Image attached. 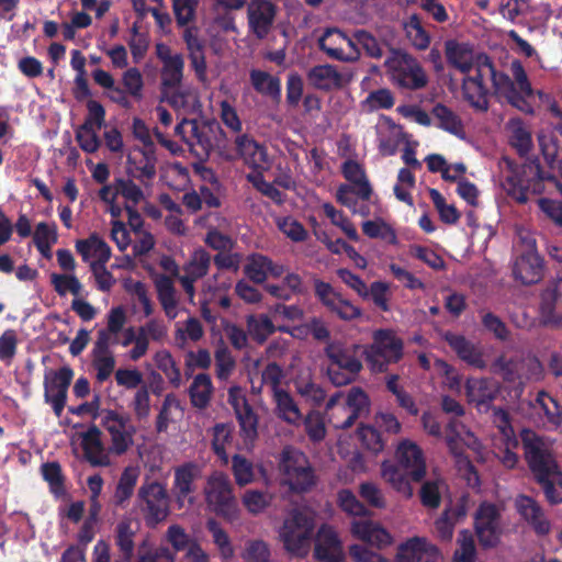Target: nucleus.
I'll return each mask as SVG.
<instances>
[{
	"label": "nucleus",
	"instance_id": "a19ab883",
	"mask_svg": "<svg viewBox=\"0 0 562 562\" xmlns=\"http://www.w3.org/2000/svg\"><path fill=\"white\" fill-rule=\"evenodd\" d=\"M130 171L139 178H151L155 175V156L151 147L134 148L127 156Z\"/></svg>",
	"mask_w": 562,
	"mask_h": 562
},
{
	"label": "nucleus",
	"instance_id": "dca6fc26",
	"mask_svg": "<svg viewBox=\"0 0 562 562\" xmlns=\"http://www.w3.org/2000/svg\"><path fill=\"white\" fill-rule=\"evenodd\" d=\"M474 527L482 546L497 544L502 535L499 508L492 503L483 502L474 514Z\"/></svg>",
	"mask_w": 562,
	"mask_h": 562
},
{
	"label": "nucleus",
	"instance_id": "0e129e2a",
	"mask_svg": "<svg viewBox=\"0 0 562 562\" xmlns=\"http://www.w3.org/2000/svg\"><path fill=\"white\" fill-rule=\"evenodd\" d=\"M50 281L55 291L59 295L71 293L77 297L82 293L83 290L81 282L74 272H66L63 274L53 273L50 276Z\"/></svg>",
	"mask_w": 562,
	"mask_h": 562
},
{
	"label": "nucleus",
	"instance_id": "8fccbe9b",
	"mask_svg": "<svg viewBox=\"0 0 562 562\" xmlns=\"http://www.w3.org/2000/svg\"><path fill=\"white\" fill-rule=\"evenodd\" d=\"M250 81L257 92L273 99L280 97L281 83L277 77L262 70L252 69L250 71Z\"/></svg>",
	"mask_w": 562,
	"mask_h": 562
},
{
	"label": "nucleus",
	"instance_id": "6ab92c4d",
	"mask_svg": "<svg viewBox=\"0 0 562 562\" xmlns=\"http://www.w3.org/2000/svg\"><path fill=\"white\" fill-rule=\"evenodd\" d=\"M72 379L71 369L64 367L59 370H49L45 373V401L52 405L54 413L60 417L66 405L68 386Z\"/></svg>",
	"mask_w": 562,
	"mask_h": 562
},
{
	"label": "nucleus",
	"instance_id": "f03ea898",
	"mask_svg": "<svg viewBox=\"0 0 562 562\" xmlns=\"http://www.w3.org/2000/svg\"><path fill=\"white\" fill-rule=\"evenodd\" d=\"M521 437L526 460L547 501L552 505L562 503V473L552 457V442L530 430H524Z\"/></svg>",
	"mask_w": 562,
	"mask_h": 562
},
{
	"label": "nucleus",
	"instance_id": "680f3d73",
	"mask_svg": "<svg viewBox=\"0 0 562 562\" xmlns=\"http://www.w3.org/2000/svg\"><path fill=\"white\" fill-rule=\"evenodd\" d=\"M392 297L391 285L384 281H374L367 288V295L363 300H371L373 304L383 312L390 311Z\"/></svg>",
	"mask_w": 562,
	"mask_h": 562
},
{
	"label": "nucleus",
	"instance_id": "58836bf2",
	"mask_svg": "<svg viewBox=\"0 0 562 562\" xmlns=\"http://www.w3.org/2000/svg\"><path fill=\"white\" fill-rule=\"evenodd\" d=\"M379 149L382 155H393L401 142L402 130L391 119L381 116L376 123Z\"/></svg>",
	"mask_w": 562,
	"mask_h": 562
},
{
	"label": "nucleus",
	"instance_id": "393cba45",
	"mask_svg": "<svg viewBox=\"0 0 562 562\" xmlns=\"http://www.w3.org/2000/svg\"><path fill=\"white\" fill-rule=\"evenodd\" d=\"M307 79L316 89L329 91L348 86L352 80V74L340 72L331 65H319L308 71Z\"/></svg>",
	"mask_w": 562,
	"mask_h": 562
},
{
	"label": "nucleus",
	"instance_id": "4d7b16f0",
	"mask_svg": "<svg viewBox=\"0 0 562 562\" xmlns=\"http://www.w3.org/2000/svg\"><path fill=\"white\" fill-rule=\"evenodd\" d=\"M342 171L346 179L355 184L357 194L362 199H368L371 193V189L361 166L356 161H346L344 164Z\"/></svg>",
	"mask_w": 562,
	"mask_h": 562
},
{
	"label": "nucleus",
	"instance_id": "3c124183",
	"mask_svg": "<svg viewBox=\"0 0 562 562\" xmlns=\"http://www.w3.org/2000/svg\"><path fill=\"white\" fill-rule=\"evenodd\" d=\"M407 40L417 49H426L430 43V36L424 29L422 20L416 14L407 18L404 23Z\"/></svg>",
	"mask_w": 562,
	"mask_h": 562
},
{
	"label": "nucleus",
	"instance_id": "6e6552de",
	"mask_svg": "<svg viewBox=\"0 0 562 562\" xmlns=\"http://www.w3.org/2000/svg\"><path fill=\"white\" fill-rule=\"evenodd\" d=\"M390 80L405 89L417 90L427 85V76L419 63L406 53L393 50L385 60Z\"/></svg>",
	"mask_w": 562,
	"mask_h": 562
},
{
	"label": "nucleus",
	"instance_id": "864d4df0",
	"mask_svg": "<svg viewBox=\"0 0 562 562\" xmlns=\"http://www.w3.org/2000/svg\"><path fill=\"white\" fill-rule=\"evenodd\" d=\"M213 386L207 374H198L190 387L191 401L199 408L205 407L211 398Z\"/></svg>",
	"mask_w": 562,
	"mask_h": 562
},
{
	"label": "nucleus",
	"instance_id": "5701e85b",
	"mask_svg": "<svg viewBox=\"0 0 562 562\" xmlns=\"http://www.w3.org/2000/svg\"><path fill=\"white\" fill-rule=\"evenodd\" d=\"M441 560L438 549L426 538L413 537L398 547L395 562H441Z\"/></svg>",
	"mask_w": 562,
	"mask_h": 562
},
{
	"label": "nucleus",
	"instance_id": "338daca9",
	"mask_svg": "<svg viewBox=\"0 0 562 562\" xmlns=\"http://www.w3.org/2000/svg\"><path fill=\"white\" fill-rule=\"evenodd\" d=\"M509 139L520 153H526L531 146V134L520 120H510L507 124Z\"/></svg>",
	"mask_w": 562,
	"mask_h": 562
},
{
	"label": "nucleus",
	"instance_id": "423d86ee",
	"mask_svg": "<svg viewBox=\"0 0 562 562\" xmlns=\"http://www.w3.org/2000/svg\"><path fill=\"white\" fill-rule=\"evenodd\" d=\"M358 346L331 342L326 348L328 357L327 375L333 384L340 386L352 382L362 364L358 359Z\"/></svg>",
	"mask_w": 562,
	"mask_h": 562
},
{
	"label": "nucleus",
	"instance_id": "ddd939ff",
	"mask_svg": "<svg viewBox=\"0 0 562 562\" xmlns=\"http://www.w3.org/2000/svg\"><path fill=\"white\" fill-rule=\"evenodd\" d=\"M403 344L391 330L373 334V344L366 349L367 361L373 371H383L390 362L402 357Z\"/></svg>",
	"mask_w": 562,
	"mask_h": 562
},
{
	"label": "nucleus",
	"instance_id": "052dcab7",
	"mask_svg": "<svg viewBox=\"0 0 562 562\" xmlns=\"http://www.w3.org/2000/svg\"><path fill=\"white\" fill-rule=\"evenodd\" d=\"M182 416L183 409L179 401L173 395H167L157 419L158 430L162 431L167 429L170 423L181 419Z\"/></svg>",
	"mask_w": 562,
	"mask_h": 562
},
{
	"label": "nucleus",
	"instance_id": "603ef678",
	"mask_svg": "<svg viewBox=\"0 0 562 562\" xmlns=\"http://www.w3.org/2000/svg\"><path fill=\"white\" fill-rule=\"evenodd\" d=\"M123 288L142 305L145 317H149L154 313V305L145 283L133 278H126L123 280Z\"/></svg>",
	"mask_w": 562,
	"mask_h": 562
},
{
	"label": "nucleus",
	"instance_id": "2eb2a0df",
	"mask_svg": "<svg viewBox=\"0 0 562 562\" xmlns=\"http://www.w3.org/2000/svg\"><path fill=\"white\" fill-rule=\"evenodd\" d=\"M493 422L499 431V437L493 442V452L505 468L513 469L518 462V456L514 451L518 447V441L507 413L503 409H495Z\"/></svg>",
	"mask_w": 562,
	"mask_h": 562
},
{
	"label": "nucleus",
	"instance_id": "72a5a7b5",
	"mask_svg": "<svg viewBox=\"0 0 562 562\" xmlns=\"http://www.w3.org/2000/svg\"><path fill=\"white\" fill-rule=\"evenodd\" d=\"M247 13L249 27L254 34L259 38L267 36L276 15L273 4L268 0H250Z\"/></svg>",
	"mask_w": 562,
	"mask_h": 562
},
{
	"label": "nucleus",
	"instance_id": "69168bd1",
	"mask_svg": "<svg viewBox=\"0 0 562 562\" xmlns=\"http://www.w3.org/2000/svg\"><path fill=\"white\" fill-rule=\"evenodd\" d=\"M232 472L238 486L251 484L256 479L252 462L239 454H235L232 459Z\"/></svg>",
	"mask_w": 562,
	"mask_h": 562
},
{
	"label": "nucleus",
	"instance_id": "c9c22d12",
	"mask_svg": "<svg viewBox=\"0 0 562 562\" xmlns=\"http://www.w3.org/2000/svg\"><path fill=\"white\" fill-rule=\"evenodd\" d=\"M519 515L533 528L538 535H547L551 529L539 504L531 497L520 495L515 502Z\"/></svg>",
	"mask_w": 562,
	"mask_h": 562
},
{
	"label": "nucleus",
	"instance_id": "49530a36",
	"mask_svg": "<svg viewBox=\"0 0 562 562\" xmlns=\"http://www.w3.org/2000/svg\"><path fill=\"white\" fill-rule=\"evenodd\" d=\"M446 340L462 360L475 367L484 366L481 351L462 336L447 334Z\"/></svg>",
	"mask_w": 562,
	"mask_h": 562
},
{
	"label": "nucleus",
	"instance_id": "f3484780",
	"mask_svg": "<svg viewBox=\"0 0 562 562\" xmlns=\"http://www.w3.org/2000/svg\"><path fill=\"white\" fill-rule=\"evenodd\" d=\"M202 470L200 465L188 462L175 468V479L172 484V494L179 509L191 506L195 503V484L201 477Z\"/></svg>",
	"mask_w": 562,
	"mask_h": 562
},
{
	"label": "nucleus",
	"instance_id": "13d9d810",
	"mask_svg": "<svg viewBox=\"0 0 562 562\" xmlns=\"http://www.w3.org/2000/svg\"><path fill=\"white\" fill-rule=\"evenodd\" d=\"M434 116L438 121L439 127L442 130L461 136L463 134V125L459 116L449 108L438 104L434 108Z\"/></svg>",
	"mask_w": 562,
	"mask_h": 562
},
{
	"label": "nucleus",
	"instance_id": "bb28decb",
	"mask_svg": "<svg viewBox=\"0 0 562 562\" xmlns=\"http://www.w3.org/2000/svg\"><path fill=\"white\" fill-rule=\"evenodd\" d=\"M446 57L448 63L464 76L477 71V64L481 58H488L484 54H476L468 44L454 41L446 43Z\"/></svg>",
	"mask_w": 562,
	"mask_h": 562
},
{
	"label": "nucleus",
	"instance_id": "a878e982",
	"mask_svg": "<svg viewBox=\"0 0 562 562\" xmlns=\"http://www.w3.org/2000/svg\"><path fill=\"white\" fill-rule=\"evenodd\" d=\"M164 97L168 103L178 112L188 114H198L201 111V101L198 89L190 83H180L164 91Z\"/></svg>",
	"mask_w": 562,
	"mask_h": 562
},
{
	"label": "nucleus",
	"instance_id": "20e7f679",
	"mask_svg": "<svg viewBox=\"0 0 562 562\" xmlns=\"http://www.w3.org/2000/svg\"><path fill=\"white\" fill-rule=\"evenodd\" d=\"M315 512L311 508L293 509L279 528V539L293 555L304 557L310 551V541L315 528Z\"/></svg>",
	"mask_w": 562,
	"mask_h": 562
},
{
	"label": "nucleus",
	"instance_id": "f257e3e1",
	"mask_svg": "<svg viewBox=\"0 0 562 562\" xmlns=\"http://www.w3.org/2000/svg\"><path fill=\"white\" fill-rule=\"evenodd\" d=\"M490 78L495 95L504 98L513 106L524 112H531L529 100L535 95L543 102L550 98L542 91H535L528 74L518 59L512 60L508 74L495 69L490 58H481L477 71L467 75L462 79L463 100L476 112H486L488 109V90L484 79Z\"/></svg>",
	"mask_w": 562,
	"mask_h": 562
},
{
	"label": "nucleus",
	"instance_id": "cd10ccee",
	"mask_svg": "<svg viewBox=\"0 0 562 562\" xmlns=\"http://www.w3.org/2000/svg\"><path fill=\"white\" fill-rule=\"evenodd\" d=\"M167 336L168 327L164 321L158 318L149 319L144 325L138 327L137 346H133V348L128 351V358L132 361L139 360L147 353L150 341L161 342L167 338Z\"/></svg>",
	"mask_w": 562,
	"mask_h": 562
},
{
	"label": "nucleus",
	"instance_id": "2f4dec72",
	"mask_svg": "<svg viewBox=\"0 0 562 562\" xmlns=\"http://www.w3.org/2000/svg\"><path fill=\"white\" fill-rule=\"evenodd\" d=\"M542 261L533 244L527 245L526 251L520 255L513 268L515 279L524 284H531L538 282L542 277Z\"/></svg>",
	"mask_w": 562,
	"mask_h": 562
},
{
	"label": "nucleus",
	"instance_id": "a18cd8bd",
	"mask_svg": "<svg viewBox=\"0 0 562 562\" xmlns=\"http://www.w3.org/2000/svg\"><path fill=\"white\" fill-rule=\"evenodd\" d=\"M57 227L55 224L40 222L33 233V241L40 254L46 258H52V248L57 243Z\"/></svg>",
	"mask_w": 562,
	"mask_h": 562
},
{
	"label": "nucleus",
	"instance_id": "5fc2aeb1",
	"mask_svg": "<svg viewBox=\"0 0 562 562\" xmlns=\"http://www.w3.org/2000/svg\"><path fill=\"white\" fill-rule=\"evenodd\" d=\"M393 105L394 97L392 92L385 88L371 91L360 103V108L363 112L387 110Z\"/></svg>",
	"mask_w": 562,
	"mask_h": 562
},
{
	"label": "nucleus",
	"instance_id": "9b49d317",
	"mask_svg": "<svg viewBox=\"0 0 562 562\" xmlns=\"http://www.w3.org/2000/svg\"><path fill=\"white\" fill-rule=\"evenodd\" d=\"M127 414L115 411H104L101 415V424L110 435V453L122 456L134 445L136 428L130 423Z\"/></svg>",
	"mask_w": 562,
	"mask_h": 562
},
{
	"label": "nucleus",
	"instance_id": "6e6d98bb",
	"mask_svg": "<svg viewBox=\"0 0 562 562\" xmlns=\"http://www.w3.org/2000/svg\"><path fill=\"white\" fill-rule=\"evenodd\" d=\"M337 504L348 516L356 518L369 516L368 508L357 498L350 490L344 488L337 493Z\"/></svg>",
	"mask_w": 562,
	"mask_h": 562
},
{
	"label": "nucleus",
	"instance_id": "7c9ffc66",
	"mask_svg": "<svg viewBox=\"0 0 562 562\" xmlns=\"http://www.w3.org/2000/svg\"><path fill=\"white\" fill-rule=\"evenodd\" d=\"M540 319L549 326L562 324V278L550 284L542 293Z\"/></svg>",
	"mask_w": 562,
	"mask_h": 562
},
{
	"label": "nucleus",
	"instance_id": "0eeeda50",
	"mask_svg": "<svg viewBox=\"0 0 562 562\" xmlns=\"http://www.w3.org/2000/svg\"><path fill=\"white\" fill-rule=\"evenodd\" d=\"M280 483L293 492L308 490L315 482L311 464L304 453L285 448L279 462Z\"/></svg>",
	"mask_w": 562,
	"mask_h": 562
},
{
	"label": "nucleus",
	"instance_id": "a211bd4d",
	"mask_svg": "<svg viewBox=\"0 0 562 562\" xmlns=\"http://www.w3.org/2000/svg\"><path fill=\"white\" fill-rule=\"evenodd\" d=\"M319 48L330 58L355 61L360 56L356 42L337 29H328L318 38Z\"/></svg>",
	"mask_w": 562,
	"mask_h": 562
},
{
	"label": "nucleus",
	"instance_id": "f8f14e48",
	"mask_svg": "<svg viewBox=\"0 0 562 562\" xmlns=\"http://www.w3.org/2000/svg\"><path fill=\"white\" fill-rule=\"evenodd\" d=\"M447 442L450 450L458 458L459 470L462 472V475L468 481V484L475 485L479 482L477 474L474 472L473 467L470 464L468 459L462 458L461 453L458 451L459 445L463 443L471 450H473L481 459H483L482 454V446L477 438L465 428L464 425L458 422H451L447 431Z\"/></svg>",
	"mask_w": 562,
	"mask_h": 562
},
{
	"label": "nucleus",
	"instance_id": "e433bc0d",
	"mask_svg": "<svg viewBox=\"0 0 562 562\" xmlns=\"http://www.w3.org/2000/svg\"><path fill=\"white\" fill-rule=\"evenodd\" d=\"M244 271L251 281L262 283L269 278L282 277L285 269L282 265L274 263L265 256L252 255L248 258Z\"/></svg>",
	"mask_w": 562,
	"mask_h": 562
},
{
	"label": "nucleus",
	"instance_id": "39448f33",
	"mask_svg": "<svg viewBox=\"0 0 562 562\" xmlns=\"http://www.w3.org/2000/svg\"><path fill=\"white\" fill-rule=\"evenodd\" d=\"M205 502L211 510L228 522L240 517V509L228 476L223 472L212 473L204 487Z\"/></svg>",
	"mask_w": 562,
	"mask_h": 562
},
{
	"label": "nucleus",
	"instance_id": "c756f323",
	"mask_svg": "<svg viewBox=\"0 0 562 562\" xmlns=\"http://www.w3.org/2000/svg\"><path fill=\"white\" fill-rule=\"evenodd\" d=\"M156 54L162 63L161 81L164 91L182 83L183 58L180 54H173L165 44L156 45Z\"/></svg>",
	"mask_w": 562,
	"mask_h": 562
},
{
	"label": "nucleus",
	"instance_id": "09e8293b",
	"mask_svg": "<svg viewBox=\"0 0 562 562\" xmlns=\"http://www.w3.org/2000/svg\"><path fill=\"white\" fill-rule=\"evenodd\" d=\"M297 393L313 405H319L325 400L324 390L311 380L310 370H304L295 381Z\"/></svg>",
	"mask_w": 562,
	"mask_h": 562
},
{
	"label": "nucleus",
	"instance_id": "4c0bfd02",
	"mask_svg": "<svg viewBox=\"0 0 562 562\" xmlns=\"http://www.w3.org/2000/svg\"><path fill=\"white\" fill-rule=\"evenodd\" d=\"M210 265V256L202 249L194 251L191 260L184 268V274L180 278V282L192 300L194 296L193 283L206 274Z\"/></svg>",
	"mask_w": 562,
	"mask_h": 562
},
{
	"label": "nucleus",
	"instance_id": "7ed1b4c3",
	"mask_svg": "<svg viewBox=\"0 0 562 562\" xmlns=\"http://www.w3.org/2000/svg\"><path fill=\"white\" fill-rule=\"evenodd\" d=\"M396 464L390 460L381 463V477L406 497L413 495L409 480L420 481L426 474L423 450L411 439H401L395 445Z\"/></svg>",
	"mask_w": 562,
	"mask_h": 562
},
{
	"label": "nucleus",
	"instance_id": "473e14b6",
	"mask_svg": "<svg viewBox=\"0 0 562 562\" xmlns=\"http://www.w3.org/2000/svg\"><path fill=\"white\" fill-rule=\"evenodd\" d=\"M115 358L110 349V338L104 330H100L92 349V366L99 382L108 380L114 371Z\"/></svg>",
	"mask_w": 562,
	"mask_h": 562
},
{
	"label": "nucleus",
	"instance_id": "bf43d9fd",
	"mask_svg": "<svg viewBox=\"0 0 562 562\" xmlns=\"http://www.w3.org/2000/svg\"><path fill=\"white\" fill-rule=\"evenodd\" d=\"M363 233L370 238H380L387 244L395 245L397 236L395 231L382 218L367 221L362 224Z\"/></svg>",
	"mask_w": 562,
	"mask_h": 562
},
{
	"label": "nucleus",
	"instance_id": "1a4fd4ad",
	"mask_svg": "<svg viewBox=\"0 0 562 562\" xmlns=\"http://www.w3.org/2000/svg\"><path fill=\"white\" fill-rule=\"evenodd\" d=\"M137 502L148 526H156L169 516V496L162 483L144 482L137 492Z\"/></svg>",
	"mask_w": 562,
	"mask_h": 562
},
{
	"label": "nucleus",
	"instance_id": "774afa93",
	"mask_svg": "<svg viewBox=\"0 0 562 562\" xmlns=\"http://www.w3.org/2000/svg\"><path fill=\"white\" fill-rule=\"evenodd\" d=\"M204 330L201 322L195 317H189L176 324V339L184 344L188 340L198 341L203 337Z\"/></svg>",
	"mask_w": 562,
	"mask_h": 562
},
{
	"label": "nucleus",
	"instance_id": "c85d7f7f",
	"mask_svg": "<svg viewBox=\"0 0 562 562\" xmlns=\"http://www.w3.org/2000/svg\"><path fill=\"white\" fill-rule=\"evenodd\" d=\"M79 439L85 458L91 465H112L110 450L104 447L101 439V431L95 426H92L86 432L80 434Z\"/></svg>",
	"mask_w": 562,
	"mask_h": 562
},
{
	"label": "nucleus",
	"instance_id": "4468645a",
	"mask_svg": "<svg viewBox=\"0 0 562 562\" xmlns=\"http://www.w3.org/2000/svg\"><path fill=\"white\" fill-rule=\"evenodd\" d=\"M499 170L502 187L510 196L520 203L527 201V191L531 188L525 177L527 175H537L539 178H542L538 171L537 165L527 164L519 167L507 158H503L499 161Z\"/></svg>",
	"mask_w": 562,
	"mask_h": 562
},
{
	"label": "nucleus",
	"instance_id": "c03bdc74",
	"mask_svg": "<svg viewBox=\"0 0 562 562\" xmlns=\"http://www.w3.org/2000/svg\"><path fill=\"white\" fill-rule=\"evenodd\" d=\"M273 498V493L249 488L241 494L240 501L249 515L258 516L271 506Z\"/></svg>",
	"mask_w": 562,
	"mask_h": 562
},
{
	"label": "nucleus",
	"instance_id": "f704fd0d",
	"mask_svg": "<svg viewBox=\"0 0 562 562\" xmlns=\"http://www.w3.org/2000/svg\"><path fill=\"white\" fill-rule=\"evenodd\" d=\"M75 248L89 267L106 265L111 258L110 246L97 233L91 234L88 238L78 239Z\"/></svg>",
	"mask_w": 562,
	"mask_h": 562
},
{
	"label": "nucleus",
	"instance_id": "aec40b11",
	"mask_svg": "<svg viewBox=\"0 0 562 562\" xmlns=\"http://www.w3.org/2000/svg\"><path fill=\"white\" fill-rule=\"evenodd\" d=\"M227 401L235 411L245 441L252 442L257 437L258 418L247 402L245 391L237 385L231 386Z\"/></svg>",
	"mask_w": 562,
	"mask_h": 562
},
{
	"label": "nucleus",
	"instance_id": "ea45409f",
	"mask_svg": "<svg viewBox=\"0 0 562 562\" xmlns=\"http://www.w3.org/2000/svg\"><path fill=\"white\" fill-rule=\"evenodd\" d=\"M139 476L140 468L138 465L130 464L123 469L113 495L114 502L117 506H124L131 499Z\"/></svg>",
	"mask_w": 562,
	"mask_h": 562
},
{
	"label": "nucleus",
	"instance_id": "9d476101",
	"mask_svg": "<svg viewBox=\"0 0 562 562\" xmlns=\"http://www.w3.org/2000/svg\"><path fill=\"white\" fill-rule=\"evenodd\" d=\"M368 408V395L360 389H351L346 401H341V396L336 395L327 404L329 420L336 428L350 427L356 418Z\"/></svg>",
	"mask_w": 562,
	"mask_h": 562
},
{
	"label": "nucleus",
	"instance_id": "79ce46f5",
	"mask_svg": "<svg viewBox=\"0 0 562 562\" xmlns=\"http://www.w3.org/2000/svg\"><path fill=\"white\" fill-rule=\"evenodd\" d=\"M497 384L485 379H470L467 382V395L470 403L479 409L491 402L497 393Z\"/></svg>",
	"mask_w": 562,
	"mask_h": 562
},
{
	"label": "nucleus",
	"instance_id": "412c9836",
	"mask_svg": "<svg viewBox=\"0 0 562 562\" xmlns=\"http://www.w3.org/2000/svg\"><path fill=\"white\" fill-rule=\"evenodd\" d=\"M314 559L327 562H342L345 552L337 530L327 524L322 525L314 538Z\"/></svg>",
	"mask_w": 562,
	"mask_h": 562
},
{
	"label": "nucleus",
	"instance_id": "de8ad7c7",
	"mask_svg": "<svg viewBox=\"0 0 562 562\" xmlns=\"http://www.w3.org/2000/svg\"><path fill=\"white\" fill-rule=\"evenodd\" d=\"M206 529L212 536L213 543L215 544L220 557L223 560H231L235 554V549L231 537L226 530L214 518L206 521Z\"/></svg>",
	"mask_w": 562,
	"mask_h": 562
},
{
	"label": "nucleus",
	"instance_id": "4be33fe9",
	"mask_svg": "<svg viewBox=\"0 0 562 562\" xmlns=\"http://www.w3.org/2000/svg\"><path fill=\"white\" fill-rule=\"evenodd\" d=\"M350 533L357 540L363 541L378 549L391 546L394 541L393 536L386 528L367 516L351 520Z\"/></svg>",
	"mask_w": 562,
	"mask_h": 562
},
{
	"label": "nucleus",
	"instance_id": "37998d69",
	"mask_svg": "<svg viewBox=\"0 0 562 562\" xmlns=\"http://www.w3.org/2000/svg\"><path fill=\"white\" fill-rule=\"evenodd\" d=\"M276 414L290 425H299L302 414L292 396L284 390H276L273 393Z\"/></svg>",
	"mask_w": 562,
	"mask_h": 562
},
{
	"label": "nucleus",
	"instance_id": "b1692460",
	"mask_svg": "<svg viewBox=\"0 0 562 562\" xmlns=\"http://www.w3.org/2000/svg\"><path fill=\"white\" fill-rule=\"evenodd\" d=\"M235 145L244 162L255 171L262 172L272 166V159L267 149L247 135H239Z\"/></svg>",
	"mask_w": 562,
	"mask_h": 562
},
{
	"label": "nucleus",
	"instance_id": "e2e57ef3",
	"mask_svg": "<svg viewBox=\"0 0 562 562\" xmlns=\"http://www.w3.org/2000/svg\"><path fill=\"white\" fill-rule=\"evenodd\" d=\"M537 407L547 417L548 424L552 428H558L562 424V408L557 401L549 394L541 392L537 397Z\"/></svg>",
	"mask_w": 562,
	"mask_h": 562
}]
</instances>
